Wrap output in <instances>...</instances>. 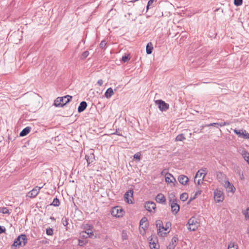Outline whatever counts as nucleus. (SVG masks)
Wrapping results in <instances>:
<instances>
[{
	"label": "nucleus",
	"instance_id": "27",
	"mask_svg": "<svg viewBox=\"0 0 249 249\" xmlns=\"http://www.w3.org/2000/svg\"><path fill=\"white\" fill-rule=\"evenodd\" d=\"M63 98L58 97L54 101V105L56 107H62L61 101H62Z\"/></svg>",
	"mask_w": 249,
	"mask_h": 249
},
{
	"label": "nucleus",
	"instance_id": "59",
	"mask_svg": "<svg viewBox=\"0 0 249 249\" xmlns=\"http://www.w3.org/2000/svg\"><path fill=\"white\" fill-rule=\"evenodd\" d=\"M243 178H244V177H243V175H242V177H241V179H243Z\"/></svg>",
	"mask_w": 249,
	"mask_h": 249
},
{
	"label": "nucleus",
	"instance_id": "50",
	"mask_svg": "<svg viewBox=\"0 0 249 249\" xmlns=\"http://www.w3.org/2000/svg\"><path fill=\"white\" fill-rule=\"evenodd\" d=\"M154 1H156V0H149L148 1V5H150L152 6V4L153 3Z\"/></svg>",
	"mask_w": 249,
	"mask_h": 249
},
{
	"label": "nucleus",
	"instance_id": "49",
	"mask_svg": "<svg viewBox=\"0 0 249 249\" xmlns=\"http://www.w3.org/2000/svg\"><path fill=\"white\" fill-rule=\"evenodd\" d=\"M5 228L3 226H0V234L5 232Z\"/></svg>",
	"mask_w": 249,
	"mask_h": 249
},
{
	"label": "nucleus",
	"instance_id": "25",
	"mask_svg": "<svg viewBox=\"0 0 249 249\" xmlns=\"http://www.w3.org/2000/svg\"><path fill=\"white\" fill-rule=\"evenodd\" d=\"M156 225L157 227L158 228V233H160V230L164 228V226H163L162 222L160 220H158L156 222Z\"/></svg>",
	"mask_w": 249,
	"mask_h": 249
},
{
	"label": "nucleus",
	"instance_id": "45",
	"mask_svg": "<svg viewBox=\"0 0 249 249\" xmlns=\"http://www.w3.org/2000/svg\"><path fill=\"white\" fill-rule=\"evenodd\" d=\"M89 55V53L88 51L84 52L82 54V59L86 58Z\"/></svg>",
	"mask_w": 249,
	"mask_h": 249
},
{
	"label": "nucleus",
	"instance_id": "56",
	"mask_svg": "<svg viewBox=\"0 0 249 249\" xmlns=\"http://www.w3.org/2000/svg\"><path fill=\"white\" fill-rule=\"evenodd\" d=\"M50 218L52 220H53V221H55V218L54 217H53V216H51Z\"/></svg>",
	"mask_w": 249,
	"mask_h": 249
},
{
	"label": "nucleus",
	"instance_id": "53",
	"mask_svg": "<svg viewBox=\"0 0 249 249\" xmlns=\"http://www.w3.org/2000/svg\"><path fill=\"white\" fill-rule=\"evenodd\" d=\"M217 176L218 178H220L219 176H221L222 177H223L224 176V175L222 173L219 172Z\"/></svg>",
	"mask_w": 249,
	"mask_h": 249
},
{
	"label": "nucleus",
	"instance_id": "38",
	"mask_svg": "<svg viewBox=\"0 0 249 249\" xmlns=\"http://www.w3.org/2000/svg\"><path fill=\"white\" fill-rule=\"evenodd\" d=\"M88 242L85 240L79 239L78 240V245L80 246H83L86 245Z\"/></svg>",
	"mask_w": 249,
	"mask_h": 249
},
{
	"label": "nucleus",
	"instance_id": "30",
	"mask_svg": "<svg viewBox=\"0 0 249 249\" xmlns=\"http://www.w3.org/2000/svg\"><path fill=\"white\" fill-rule=\"evenodd\" d=\"M93 228V226L89 225V224H86L84 226V229L85 230V231H89V232L93 231H92Z\"/></svg>",
	"mask_w": 249,
	"mask_h": 249
},
{
	"label": "nucleus",
	"instance_id": "5",
	"mask_svg": "<svg viewBox=\"0 0 249 249\" xmlns=\"http://www.w3.org/2000/svg\"><path fill=\"white\" fill-rule=\"evenodd\" d=\"M234 132L240 138L249 139V133L246 130L235 129Z\"/></svg>",
	"mask_w": 249,
	"mask_h": 249
},
{
	"label": "nucleus",
	"instance_id": "18",
	"mask_svg": "<svg viewBox=\"0 0 249 249\" xmlns=\"http://www.w3.org/2000/svg\"><path fill=\"white\" fill-rule=\"evenodd\" d=\"M87 107V103L85 101H82L80 103L79 106L78 107V112L80 113L85 110Z\"/></svg>",
	"mask_w": 249,
	"mask_h": 249
},
{
	"label": "nucleus",
	"instance_id": "40",
	"mask_svg": "<svg viewBox=\"0 0 249 249\" xmlns=\"http://www.w3.org/2000/svg\"><path fill=\"white\" fill-rule=\"evenodd\" d=\"M242 3L243 0H234V4L237 6L241 5Z\"/></svg>",
	"mask_w": 249,
	"mask_h": 249
},
{
	"label": "nucleus",
	"instance_id": "15",
	"mask_svg": "<svg viewBox=\"0 0 249 249\" xmlns=\"http://www.w3.org/2000/svg\"><path fill=\"white\" fill-rule=\"evenodd\" d=\"M85 159L87 160L88 166L92 163L94 160V155L93 154H90L89 155H86L85 156Z\"/></svg>",
	"mask_w": 249,
	"mask_h": 249
},
{
	"label": "nucleus",
	"instance_id": "29",
	"mask_svg": "<svg viewBox=\"0 0 249 249\" xmlns=\"http://www.w3.org/2000/svg\"><path fill=\"white\" fill-rule=\"evenodd\" d=\"M60 203L59 200L57 197H56L53 199V201L50 204V205L55 207H58L60 205Z\"/></svg>",
	"mask_w": 249,
	"mask_h": 249
},
{
	"label": "nucleus",
	"instance_id": "46",
	"mask_svg": "<svg viewBox=\"0 0 249 249\" xmlns=\"http://www.w3.org/2000/svg\"><path fill=\"white\" fill-rule=\"evenodd\" d=\"M134 158L138 160H141V153L140 152H138L134 154Z\"/></svg>",
	"mask_w": 249,
	"mask_h": 249
},
{
	"label": "nucleus",
	"instance_id": "47",
	"mask_svg": "<svg viewBox=\"0 0 249 249\" xmlns=\"http://www.w3.org/2000/svg\"><path fill=\"white\" fill-rule=\"evenodd\" d=\"M122 239L123 240H126L127 239V234L124 231L122 232Z\"/></svg>",
	"mask_w": 249,
	"mask_h": 249
},
{
	"label": "nucleus",
	"instance_id": "35",
	"mask_svg": "<svg viewBox=\"0 0 249 249\" xmlns=\"http://www.w3.org/2000/svg\"><path fill=\"white\" fill-rule=\"evenodd\" d=\"M0 212L3 214H9V210L6 207L0 208Z\"/></svg>",
	"mask_w": 249,
	"mask_h": 249
},
{
	"label": "nucleus",
	"instance_id": "51",
	"mask_svg": "<svg viewBox=\"0 0 249 249\" xmlns=\"http://www.w3.org/2000/svg\"><path fill=\"white\" fill-rule=\"evenodd\" d=\"M103 81L102 79H100L98 81L97 84L99 86H101L103 85Z\"/></svg>",
	"mask_w": 249,
	"mask_h": 249
},
{
	"label": "nucleus",
	"instance_id": "31",
	"mask_svg": "<svg viewBox=\"0 0 249 249\" xmlns=\"http://www.w3.org/2000/svg\"><path fill=\"white\" fill-rule=\"evenodd\" d=\"M147 219L146 217H142L140 222V226H142L144 223H145L144 226L145 228H147Z\"/></svg>",
	"mask_w": 249,
	"mask_h": 249
},
{
	"label": "nucleus",
	"instance_id": "60",
	"mask_svg": "<svg viewBox=\"0 0 249 249\" xmlns=\"http://www.w3.org/2000/svg\"><path fill=\"white\" fill-rule=\"evenodd\" d=\"M107 249H110V248H108Z\"/></svg>",
	"mask_w": 249,
	"mask_h": 249
},
{
	"label": "nucleus",
	"instance_id": "36",
	"mask_svg": "<svg viewBox=\"0 0 249 249\" xmlns=\"http://www.w3.org/2000/svg\"><path fill=\"white\" fill-rule=\"evenodd\" d=\"M130 57L129 56V54H127V55H125L124 56H123L122 58V61L123 62H127L129 60H130Z\"/></svg>",
	"mask_w": 249,
	"mask_h": 249
},
{
	"label": "nucleus",
	"instance_id": "32",
	"mask_svg": "<svg viewBox=\"0 0 249 249\" xmlns=\"http://www.w3.org/2000/svg\"><path fill=\"white\" fill-rule=\"evenodd\" d=\"M188 197V195L186 193H182L180 196V199L182 201H185Z\"/></svg>",
	"mask_w": 249,
	"mask_h": 249
},
{
	"label": "nucleus",
	"instance_id": "1",
	"mask_svg": "<svg viewBox=\"0 0 249 249\" xmlns=\"http://www.w3.org/2000/svg\"><path fill=\"white\" fill-rule=\"evenodd\" d=\"M28 239L25 234H20L17 238L15 239L12 246L19 248L23 247L27 243Z\"/></svg>",
	"mask_w": 249,
	"mask_h": 249
},
{
	"label": "nucleus",
	"instance_id": "20",
	"mask_svg": "<svg viewBox=\"0 0 249 249\" xmlns=\"http://www.w3.org/2000/svg\"><path fill=\"white\" fill-rule=\"evenodd\" d=\"M80 236L82 237L83 238H87L88 237H91L93 235V231H83L81 232H80Z\"/></svg>",
	"mask_w": 249,
	"mask_h": 249
},
{
	"label": "nucleus",
	"instance_id": "16",
	"mask_svg": "<svg viewBox=\"0 0 249 249\" xmlns=\"http://www.w3.org/2000/svg\"><path fill=\"white\" fill-rule=\"evenodd\" d=\"M206 174H207V172H206V168L204 170L201 169V170H198L196 174L195 178H201L202 176H203L202 179H203V178H205Z\"/></svg>",
	"mask_w": 249,
	"mask_h": 249
},
{
	"label": "nucleus",
	"instance_id": "17",
	"mask_svg": "<svg viewBox=\"0 0 249 249\" xmlns=\"http://www.w3.org/2000/svg\"><path fill=\"white\" fill-rule=\"evenodd\" d=\"M165 181L168 183L176 182V179L170 173H167L165 177Z\"/></svg>",
	"mask_w": 249,
	"mask_h": 249
},
{
	"label": "nucleus",
	"instance_id": "37",
	"mask_svg": "<svg viewBox=\"0 0 249 249\" xmlns=\"http://www.w3.org/2000/svg\"><path fill=\"white\" fill-rule=\"evenodd\" d=\"M112 135H117L120 136H123V133L122 132V130H120L119 128L116 130V131L114 133H111Z\"/></svg>",
	"mask_w": 249,
	"mask_h": 249
},
{
	"label": "nucleus",
	"instance_id": "8",
	"mask_svg": "<svg viewBox=\"0 0 249 249\" xmlns=\"http://www.w3.org/2000/svg\"><path fill=\"white\" fill-rule=\"evenodd\" d=\"M156 206L155 203L152 201L146 202L144 205L145 209L149 212H155Z\"/></svg>",
	"mask_w": 249,
	"mask_h": 249
},
{
	"label": "nucleus",
	"instance_id": "39",
	"mask_svg": "<svg viewBox=\"0 0 249 249\" xmlns=\"http://www.w3.org/2000/svg\"><path fill=\"white\" fill-rule=\"evenodd\" d=\"M53 229L52 228H48L46 230V234L48 235H53Z\"/></svg>",
	"mask_w": 249,
	"mask_h": 249
},
{
	"label": "nucleus",
	"instance_id": "2",
	"mask_svg": "<svg viewBox=\"0 0 249 249\" xmlns=\"http://www.w3.org/2000/svg\"><path fill=\"white\" fill-rule=\"evenodd\" d=\"M188 229L191 231H195L199 226V224L194 217H191L188 222Z\"/></svg>",
	"mask_w": 249,
	"mask_h": 249
},
{
	"label": "nucleus",
	"instance_id": "6",
	"mask_svg": "<svg viewBox=\"0 0 249 249\" xmlns=\"http://www.w3.org/2000/svg\"><path fill=\"white\" fill-rule=\"evenodd\" d=\"M112 216L119 217L122 216L124 214V211L119 206L114 207L111 211Z\"/></svg>",
	"mask_w": 249,
	"mask_h": 249
},
{
	"label": "nucleus",
	"instance_id": "21",
	"mask_svg": "<svg viewBox=\"0 0 249 249\" xmlns=\"http://www.w3.org/2000/svg\"><path fill=\"white\" fill-rule=\"evenodd\" d=\"M241 155L243 156L244 160L249 164V153L247 151L243 150L241 152Z\"/></svg>",
	"mask_w": 249,
	"mask_h": 249
},
{
	"label": "nucleus",
	"instance_id": "42",
	"mask_svg": "<svg viewBox=\"0 0 249 249\" xmlns=\"http://www.w3.org/2000/svg\"><path fill=\"white\" fill-rule=\"evenodd\" d=\"M245 216V218L246 219H248L249 218V207H248L246 211L243 212Z\"/></svg>",
	"mask_w": 249,
	"mask_h": 249
},
{
	"label": "nucleus",
	"instance_id": "4",
	"mask_svg": "<svg viewBox=\"0 0 249 249\" xmlns=\"http://www.w3.org/2000/svg\"><path fill=\"white\" fill-rule=\"evenodd\" d=\"M45 184V183L42 186H36L35 188H34L31 191H29L27 196L29 197L30 198H34L39 193L40 190L44 186V185Z\"/></svg>",
	"mask_w": 249,
	"mask_h": 249
},
{
	"label": "nucleus",
	"instance_id": "54",
	"mask_svg": "<svg viewBox=\"0 0 249 249\" xmlns=\"http://www.w3.org/2000/svg\"><path fill=\"white\" fill-rule=\"evenodd\" d=\"M157 242V240L156 239L155 240H153L152 238H151L150 240H149V243L150 242Z\"/></svg>",
	"mask_w": 249,
	"mask_h": 249
},
{
	"label": "nucleus",
	"instance_id": "24",
	"mask_svg": "<svg viewBox=\"0 0 249 249\" xmlns=\"http://www.w3.org/2000/svg\"><path fill=\"white\" fill-rule=\"evenodd\" d=\"M178 239L177 236H174L171 240V243L169 245V246H170L171 247L175 248L177 245V243L178 242Z\"/></svg>",
	"mask_w": 249,
	"mask_h": 249
},
{
	"label": "nucleus",
	"instance_id": "11",
	"mask_svg": "<svg viewBox=\"0 0 249 249\" xmlns=\"http://www.w3.org/2000/svg\"><path fill=\"white\" fill-rule=\"evenodd\" d=\"M224 186L228 192L234 193L235 190L233 185L230 183L228 180L225 181Z\"/></svg>",
	"mask_w": 249,
	"mask_h": 249
},
{
	"label": "nucleus",
	"instance_id": "9",
	"mask_svg": "<svg viewBox=\"0 0 249 249\" xmlns=\"http://www.w3.org/2000/svg\"><path fill=\"white\" fill-rule=\"evenodd\" d=\"M214 199L217 202L222 201L224 199V196L222 192L216 189L214 191Z\"/></svg>",
	"mask_w": 249,
	"mask_h": 249
},
{
	"label": "nucleus",
	"instance_id": "34",
	"mask_svg": "<svg viewBox=\"0 0 249 249\" xmlns=\"http://www.w3.org/2000/svg\"><path fill=\"white\" fill-rule=\"evenodd\" d=\"M185 137H184L183 134H180L178 135L176 138V141H182L184 140H185Z\"/></svg>",
	"mask_w": 249,
	"mask_h": 249
},
{
	"label": "nucleus",
	"instance_id": "52",
	"mask_svg": "<svg viewBox=\"0 0 249 249\" xmlns=\"http://www.w3.org/2000/svg\"><path fill=\"white\" fill-rule=\"evenodd\" d=\"M201 179H199L197 180V181L196 180H195V182L196 184L199 185L200 184Z\"/></svg>",
	"mask_w": 249,
	"mask_h": 249
},
{
	"label": "nucleus",
	"instance_id": "13",
	"mask_svg": "<svg viewBox=\"0 0 249 249\" xmlns=\"http://www.w3.org/2000/svg\"><path fill=\"white\" fill-rule=\"evenodd\" d=\"M178 180L180 184L185 185L188 182L189 178L187 176L181 175L178 176Z\"/></svg>",
	"mask_w": 249,
	"mask_h": 249
},
{
	"label": "nucleus",
	"instance_id": "7",
	"mask_svg": "<svg viewBox=\"0 0 249 249\" xmlns=\"http://www.w3.org/2000/svg\"><path fill=\"white\" fill-rule=\"evenodd\" d=\"M170 205L171 207V211L173 213L176 214L180 209L179 205H178L177 203V199H174L172 201L170 200Z\"/></svg>",
	"mask_w": 249,
	"mask_h": 249
},
{
	"label": "nucleus",
	"instance_id": "26",
	"mask_svg": "<svg viewBox=\"0 0 249 249\" xmlns=\"http://www.w3.org/2000/svg\"><path fill=\"white\" fill-rule=\"evenodd\" d=\"M153 49V44L151 42L148 43L146 45V53L148 54H150L152 53Z\"/></svg>",
	"mask_w": 249,
	"mask_h": 249
},
{
	"label": "nucleus",
	"instance_id": "10",
	"mask_svg": "<svg viewBox=\"0 0 249 249\" xmlns=\"http://www.w3.org/2000/svg\"><path fill=\"white\" fill-rule=\"evenodd\" d=\"M133 190H129L127 191L124 196V198L125 201L128 204H132L133 203L132 199L129 198L130 196L131 198H133Z\"/></svg>",
	"mask_w": 249,
	"mask_h": 249
},
{
	"label": "nucleus",
	"instance_id": "43",
	"mask_svg": "<svg viewBox=\"0 0 249 249\" xmlns=\"http://www.w3.org/2000/svg\"><path fill=\"white\" fill-rule=\"evenodd\" d=\"M201 190H198V191H197L195 193V194L194 196L193 197H192V198H190V201H191V200H193V199H195L196 198L197 196H198V195H200V194H201Z\"/></svg>",
	"mask_w": 249,
	"mask_h": 249
},
{
	"label": "nucleus",
	"instance_id": "57",
	"mask_svg": "<svg viewBox=\"0 0 249 249\" xmlns=\"http://www.w3.org/2000/svg\"><path fill=\"white\" fill-rule=\"evenodd\" d=\"M150 5H148V4L147 3V6H146L147 10H148V9L150 8Z\"/></svg>",
	"mask_w": 249,
	"mask_h": 249
},
{
	"label": "nucleus",
	"instance_id": "33",
	"mask_svg": "<svg viewBox=\"0 0 249 249\" xmlns=\"http://www.w3.org/2000/svg\"><path fill=\"white\" fill-rule=\"evenodd\" d=\"M159 245L156 242H150V248L151 249H159Z\"/></svg>",
	"mask_w": 249,
	"mask_h": 249
},
{
	"label": "nucleus",
	"instance_id": "55",
	"mask_svg": "<svg viewBox=\"0 0 249 249\" xmlns=\"http://www.w3.org/2000/svg\"><path fill=\"white\" fill-rule=\"evenodd\" d=\"M175 248L171 247L170 246H168L167 248V249H174Z\"/></svg>",
	"mask_w": 249,
	"mask_h": 249
},
{
	"label": "nucleus",
	"instance_id": "41",
	"mask_svg": "<svg viewBox=\"0 0 249 249\" xmlns=\"http://www.w3.org/2000/svg\"><path fill=\"white\" fill-rule=\"evenodd\" d=\"M107 45V42L105 40H103L101 41L100 44V46L102 49H105Z\"/></svg>",
	"mask_w": 249,
	"mask_h": 249
},
{
	"label": "nucleus",
	"instance_id": "44",
	"mask_svg": "<svg viewBox=\"0 0 249 249\" xmlns=\"http://www.w3.org/2000/svg\"><path fill=\"white\" fill-rule=\"evenodd\" d=\"M62 224L64 226H67L68 224V222L67 221V219L66 217H63L62 218Z\"/></svg>",
	"mask_w": 249,
	"mask_h": 249
},
{
	"label": "nucleus",
	"instance_id": "48",
	"mask_svg": "<svg viewBox=\"0 0 249 249\" xmlns=\"http://www.w3.org/2000/svg\"><path fill=\"white\" fill-rule=\"evenodd\" d=\"M171 226V224L170 222H168L166 224L165 227H164L163 230L166 231Z\"/></svg>",
	"mask_w": 249,
	"mask_h": 249
},
{
	"label": "nucleus",
	"instance_id": "12",
	"mask_svg": "<svg viewBox=\"0 0 249 249\" xmlns=\"http://www.w3.org/2000/svg\"><path fill=\"white\" fill-rule=\"evenodd\" d=\"M155 200L157 203H164L166 201V198L163 194L159 193L156 196Z\"/></svg>",
	"mask_w": 249,
	"mask_h": 249
},
{
	"label": "nucleus",
	"instance_id": "14",
	"mask_svg": "<svg viewBox=\"0 0 249 249\" xmlns=\"http://www.w3.org/2000/svg\"><path fill=\"white\" fill-rule=\"evenodd\" d=\"M61 98H63L62 101H61V104L63 107L67 103H69L71 100L72 97L71 95H67L63 97H61Z\"/></svg>",
	"mask_w": 249,
	"mask_h": 249
},
{
	"label": "nucleus",
	"instance_id": "28",
	"mask_svg": "<svg viewBox=\"0 0 249 249\" xmlns=\"http://www.w3.org/2000/svg\"><path fill=\"white\" fill-rule=\"evenodd\" d=\"M228 249H238V245L235 243L231 242L228 245Z\"/></svg>",
	"mask_w": 249,
	"mask_h": 249
},
{
	"label": "nucleus",
	"instance_id": "3",
	"mask_svg": "<svg viewBox=\"0 0 249 249\" xmlns=\"http://www.w3.org/2000/svg\"><path fill=\"white\" fill-rule=\"evenodd\" d=\"M155 103L158 106V107L161 111H165L169 108V105L162 100H155Z\"/></svg>",
	"mask_w": 249,
	"mask_h": 249
},
{
	"label": "nucleus",
	"instance_id": "58",
	"mask_svg": "<svg viewBox=\"0 0 249 249\" xmlns=\"http://www.w3.org/2000/svg\"><path fill=\"white\" fill-rule=\"evenodd\" d=\"M138 0H134L131 1V2H136V1H138Z\"/></svg>",
	"mask_w": 249,
	"mask_h": 249
},
{
	"label": "nucleus",
	"instance_id": "22",
	"mask_svg": "<svg viewBox=\"0 0 249 249\" xmlns=\"http://www.w3.org/2000/svg\"><path fill=\"white\" fill-rule=\"evenodd\" d=\"M31 127L27 126L24 128L20 133L19 136L21 137H23L27 135L30 131Z\"/></svg>",
	"mask_w": 249,
	"mask_h": 249
},
{
	"label": "nucleus",
	"instance_id": "23",
	"mask_svg": "<svg viewBox=\"0 0 249 249\" xmlns=\"http://www.w3.org/2000/svg\"><path fill=\"white\" fill-rule=\"evenodd\" d=\"M113 90L111 88H109L106 90L105 95L107 98H109L113 94Z\"/></svg>",
	"mask_w": 249,
	"mask_h": 249
},
{
	"label": "nucleus",
	"instance_id": "19",
	"mask_svg": "<svg viewBox=\"0 0 249 249\" xmlns=\"http://www.w3.org/2000/svg\"><path fill=\"white\" fill-rule=\"evenodd\" d=\"M229 124V123H227V122H221V123H211L210 124H208L207 125H206V126H216V127H218V126H225V125H228Z\"/></svg>",
	"mask_w": 249,
	"mask_h": 249
}]
</instances>
